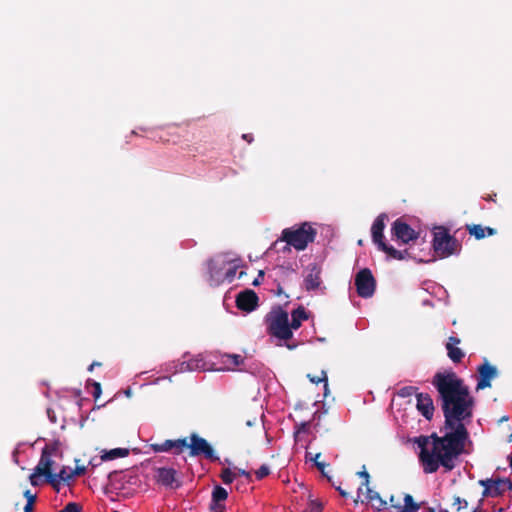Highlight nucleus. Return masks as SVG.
<instances>
[{
	"label": "nucleus",
	"mask_w": 512,
	"mask_h": 512,
	"mask_svg": "<svg viewBox=\"0 0 512 512\" xmlns=\"http://www.w3.org/2000/svg\"><path fill=\"white\" fill-rule=\"evenodd\" d=\"M417 390L418 388L414 386H404L398 390L397 394L399 397L406 398L412 396L413 394L416 395Z\"/></svg>",
	"instance_id": "30"
},
{
	"label": "nucleus",
	"mask_w": 512,
	"mask_h": 512,
	"mask_svg": "<svg viewBox=\"0 0 512 512\" xmlns=\"http://www.w3.org/2000/svg\"><path fill=\"white\" fill-rule=\"evenodd\" d=\"M86 470H87L86 466H76L75 469L73 471H71V474H73V478L75 476H82L85 474Z\"/></svg>",
	"instance_id": "44"
},
{
	"label": "nucleus",
	"mask_w": 512,
	"mask_h": 512,
	"mask_svg": "<svg viewBox=\"0 0 512 512\" xmlns=\"http://www.w3.org/2000/svg\"><path fill=\"white\" fill-rule=\"evenodd\" d=\"M162 486L173 490L182 486V480L178 477L175 469L162 467Z\"/></svg>",
	"instance_id": "18"
},
{
	"label": "nucleus",
	"mask_w": 512,
	"mask_h": 512,
	"mask_svg": "<svg viewBox=\"0 0 512 512\" xmlns=\"http://www.w3.org/2000/svg\"><path fill=\"white\" fill-rule=\"evenodd\" d=\"M378 249L385 252L391 259L404 260L407 256H409L408 250L399 251L393 246L386 244L385 242H381L378 246Z\"/></svg>",
	"instance_id": "24"
},
{
	"label": "nucleus",
	"mask_w": 512,
	"mask_h": 512,
	"mask_svg": "<svg viewBox=\"0 0 512 512\" xmlns=\"http://www.w3.org/2000/svg\"><path fill=\"white\" fill-rule=\"evenodd\" d=\"M282 292V288L278 286V293L280 294Z\"/></svg>",
	"instance_id": "63"
},
{
	"label": "nucleus",
	"mask_w": 512,
	"mask_h": 512,
	"mask_svg": "<svg viewBox=\"0 0 512 512\" xmlns=\"http://www.w3.org/2000/svg\"><path fill=\"white\" fill-rule=\"evenodd\" d=\"M199 365L198 363H194V362H187L186 363V368L189 369V370H193L195 368H198Z\"/></svg>",
	"instance_id": "49"
},
{
	"label": "nucleus",
	"mask_w": 512,
	"mask_h": 512,
	"mask_svg": "<svg viewBox=\"0 0 512 512\" xmlns=\"http://www.w3.org/2000/svg\"><path fill=\"white\" fill-rule=\"evenodd\" d=\"M315 466L317 467V469L321 472V474L325 477L327 476L328 474L326 473L325 471V468H326V464L324 462H316L315 463Z\"/></svg>",
	"instance_id": "45"
},
{
	"label": "nucleus",
	"mask_w": 512,
	"mask_h": 512,
	"mask_svg": "<svg viewBox=\"0 0 512 512\" xmlns=\"http://www.w3.org/2000/svg\"><path fill=\"white\" fill-rule=\"evenodd\" d=\"M432 385L438 392V401L444 416L441 432L462 430L460 442L465 446L469 438L466 423L473 417L475 399L463 379L453 371L438 372L432 379Z\"/></svg>",
	"instance_id": "1"
},
{
	"label": "nucleus",
	"mask_w": 512,
	"mask_h": 512,
	"mask_svg": "<svg viewBox=\"0 0 512 512\" xmlns=\"http://www.w3.org/2000/svg\"><path fill=\"white\" fill-rule=\"evenodd\" d=\"M243 275H245V272L241 271V272L239 273V278H242V277H243Z\"/></svg>",
	"instance_id": "60"
},
{
	"label": "nucleus",
	"mask_w": 512,
	"mask_h": 512,
	"mask_svg": "<svg viewBox=\"0 0 512 512\" xmlns=\"http://www.w3.org/2000/svg\"><path fill=\"white\" fill-rule=\"evenodd\" d=\"M56 476L62 479V481L64 482H69L70 480L73 479V474H71V472H68L65 466L62 467V469L59 471V473L56 474Z\"/></svg>",
	"instance_id": "37"
},
{
	"label": "nucleus",
	"mask_w": 512,
	"mask_h": 512,
	"mask_svg": "<svg viewBox=\"0 0 512 512\" xmlns=\"http://www.w3.org/2000/svg\"><path fill=\"white\" fill-rule=\"evenodd\" d=\"M237 269L238 265L234 264L233 261L230 260V264L227 265L224 272V281H228L229 283L233 282Z\"/></svg>",
	"instance_id": "29"
},
{
	"label": "nucleus",
	"mask_w": 512,
	"mask_h": 512,
	"mask_svg": "<svg viewBox=\"0 0 512 512\" xmlns=\"http://www.w3.org/2000/svg\"><path fill=\"white\" fill-rule=\"evenodd\" d=\"M24 497L26 498L27 503H30V504H35L36 499H37V495L32 494L30 490H26L24 492Z\"/></svg>",
	"instance_id": "43"
},
{
	"label": "nucleus",
	"mask_w": 512,
	"mask_h": 512,
	"mask_svg": "<svg viewBox=\"0 0 512 512\" xmlns=\"http://www.w3.org/2000/svg\"><path fill=\"white\" fill-rule=\"evenodd\" d=\"M473 512H482V510H481V509H479V508H475V509L473 510Z\"/></svg>",
	"instance_id": "61"
},
{
	"label": "nucleus",
	"mask_w": 512,
	"mask_h": 512,
	"mask_svg": "<svg viewBox=\"0 0 512 512\" xmlns=\"http://www.w3.org/2000/svg\"><path fill=\"white\" fill-rule=\"evenodd\" d=\"M264 277V271L260 270L259 271V274H258V277L253 281V285L254 286H258L260 284V278H263Z\"/></svg>",
	"instance_id": "47"
},
{
	"label": "nucleus",
	"mask_w": 512,
	"mask_h": 512,
	"mask_svg": "<svg viewBox=\"0 0 512 512\" xmlns=\"http://www.w3.org/2000/svg\"><path fill=\"white\" fill-rule=\"evenodd\" d=\"M433 249L440 258H447L458 253L461 244L445 227H438L433 233Z\"/></svg>",
	"instance_id": "5"
},
{
	"label": "nucleus",
	"mask_w": 512,
	"mask_h": 512,
	"mask_svg": "<svg viewBox=\"0 0 512 512\" xmlns=\"http://www.w3.org/2000/svg\"><path fill=\"white\" fill-rule=\"evenodd\" d=\"M236 474L233 473L229 468H224L221 471L220 477L224 484H231L235 479Z\"/></svg>",
	"instance_id": "31"
},
{
	"label": "nucleus",
	"mask_w": 512,
	"mask_h": 512,
	"mask_svg": "<svg viewBox=\"0 0 512 512\" xmlns=\"http://www.w3.org/2000/svg\"><path fill=\"white\" fill-rule=\"evenodd\" d=\"M236 471H237V474L245 476L247 479L251 478L250 472H248V471H246L244 469L236 468Z\"/></svg>",
	"instance_id": "46"
},
{
	"label": "nucleus",
	"mask_w": 512,
	"mask_h": 512,
	"mask_svg": "<svg viewBox=\"0 0 512 512\" xmlns=\"http://www.w3.org/2000/svg\"><path fill=\"white\" fill-rule=\"evenodd\" d=\"M187 437L179 439H167L162 442V452H171L174 455H180L184 449H187Z\"/></svg>",
	"instance_id": "20"
},
{
	"label": "nucleus",
	"mask_w": 512,
	"mask_h": 512,
	"mask_svg": "<svg viewBox=\"0 0 512 512\" xmlns=\"http://www.w3.org/2000/svg\"><path fill=\"white\" fill-rule=\"evenodd\" d=\"M269 474H270V468L266 464H263L262 466H260V468L258 470H256V472H255V476H256L257 480H262L263 478L267 477Z\"/></svg>",
	"instance_id": "34"
},
{
	"label": "nucleus",
	"mask_w": 512,
	"mask_h": 512,
	"mask_svg": "<svg viewBox=\"0 0 512 512\" xmlns=\"http://www.w3.org/2000/svg\"><path fill=\"white\" fill-rule=\"evenodd\" d=\"M102 460L112 461L117 458H124L129 455L128 448H114L111 450H102Z\"/></svg>",
	"instance_id": "25"
},
{
	"label": "nucleus",
	"mask_w": 512,
	"mask_h": 512,
	"mask_svg": "<svg viewBox=\"0 0 512 512\" xmlns=\"http://www.w3.org/2000/svg\"><path fill=\"white\" fill-rule=\"evenodd\" d=\"M366 498L369 502L376 501L377 505L375 507L378 510L384 509L387 505V502L381 498L379 493L372 490L369 486L366 487Z\"/></svg>",
	"instance_id": "28"
},
{
	"label": "nucleus",
	"mask_w": 512,
	"mask_h": 512,
	"mask_svg": "<svg viewBox=\"0 0 512 512\" xmlns=\"http://www.w3.org/2000/svg\"><path fill=\"white\" fill-rule=\"evenodd\" d=\"M416 408L421 413V415L427 419L431 420L434 415L435 407L433 403L432 397L428 393H417L416 394Z\"/></svg>",
	"instance_id": "16"
},
{
	"label": "nucleus",
	"mask_w": 512,
	"mask_h": 512,
	"mask_svg": "<svg viewBox=\"0 0 512 512\" xmlns=\"http://www.w3.org/2000/svg\"><path fill=\"white\" fill-rule=\"evenodd\" d=\"M478 378L476 390H483L491 387V381L498 376L497 368L490 364L487 359H484L483 363L477 368Z\"/></svg>",
	"instance_id": "14"
},
{
	"label": "nucleus",
	"mask_w": 512,
	"mask_h": 512,
	"mask_svg": "<svg viewBox=\"0 0 512 512\" xmlns=\"http://www.w3.org/2000/svg\"><path fill=\"white\" fill-rule=\"evenodd\" d=\"M137 478L125 472H111L108 475L106 492L121 496H128L132 493V485H135Z\"/></svg>",
	"instance_id": "6"
},
{
	"label": "nucleus",
	"mask_w": 512,
	"mask_h": 512,
	"mask_svg": "<svg viewBox=\"0 0 512 512\" xmlns=\"http://www.w3.org/2000/svg\"><path fill=\"white\" fill-rule=\"evenodd\" d=\"M387 215L385 213L380 214L373 222L371 227V234L373 242L379 246L381 242H384L383 231L385 229V220Z\"/></svg>",
	"instance_id": "19"
},
{
	"label": "nucleus",
	"mask_w": 512,
	"mask_h": 512,
	"mask_svg": "<svg viewBox=\"0 0 512 512\" xmlns=\"http://www.w3.org/2000/svg\"><path fill=\"white\" fill-rule=\"evenodd\" d=\"M389 501H390V505H391V507H393V508H395V505H401V504L396 500V498H395L394 496H391Z\"/></svg>",
	"instance_id": "52"
},
{
	"label": "nucleus",
	"mask_w": 512,
	"mask_h": 512,
	"mask_svg": "<svg viewBox=\"0 0 512 512\" xmlns=\"http://www.w3.org/2000/svg\"><path fill=\"white\" fill-rule=\"evenodd\" d=\"M420 508V504L416 503L410 494L404 495V504L395 505L397 512H416Z\"/></svg>",
	"instance_id": "26"
},
{
	"label": "nucleus",
	"mask_w": 512,
	"mask_h": 512,
	"mask_svg": "<svg viewBox=\"0 0 512 512\" xmlns=\"http://www.w3.org/2000/svg\"><path fill=\"white\" fill-rule=\"evenodd\" d=\"M53 451H55V449L48 445L42 449L40 460L29 477L32 486L39 485V477L52 473V467L54 464V461L52 460Z\"/></svg>",
	"instance_id": "9"
},
{
	"label": "nucleus",
	"mask_w": 512,
	"mask_h": 512,
	"mask_svg": "<svg viewBox=\"0 0 512 512\" xmlns=\"http://www.w3.org/2000/svg\"><path fill=\"white\" fill-rule=\"evenodd\" d=\"M305 272L306 274L304 276L303 283L306 291L310 292L321 290L323 292L325 287L322 286L321 267L316 263H311L306 267Z\"/></svg>",
	"instance_id": "12"
},
{
	"label": "nucleus",
	"mask_w": 512,
	"mask_h": 512,
	"mask_svg": "<svg viewBox=\"0 0 512 512\" xmlns=\"http://www.w3.org/2000/svg\"><path fill=\"white\" fill-rule=\"evenodd\" d=\"M485 200L495 201V200L493 199V196H490V195H489L487 198H485Z\"/></svg>",
	"instance_id": "57"
},
{
	"label": "nucleus",
	"mask_w": 512,
	"mask_h": 512,
	"mask_svg": "<svg viewBox=\"0 0 512 512\" xmlns=\"http://www.w3.org/2000/svg\"><path fill=\"white\" fill-rule=\"evenodd\" d=\"M321 456V453H317L314 457H311L310 459L314 461V463L319 462V458Z\"/></svg>",
	"instance_id": "55"
},
{
	"label": "nucleus",
	"mask_w": 512,
	"mask_h": 512,
	"mask_svg": "<svg viewBox=\"0 0 512 512\" xmlns=\"http://www.w3.org/2000/svg\"><path fill=\"white\" fill-rule=\"evenodd\" d=\"M242 138L247 141L248 143H252L254 138H253V135L250 134V133H247V134H243L242 135Z\"/></svg>",
	"instance_id": "48"
},
{
	"label": "nucleus",
	"mask_w": 512,
	"mask_h": 512,
	"mask_svg": "<svg viewBox=\"0 0 512 512\" xmlns=\"http://www.w3.org/2000/svg\"><path fill=\"white\" fill-rule=\"evenodd\" d=\"M187 438V449L190 457H203L212 462L219 460L213 447L205 438L197 433H191Z\"/></svg>",
	"instance_id": "7"
},
{
	"label": "nucleus",
	"mask_w": 512,
	"mask_h": 512,
	"mask_svg": "<svg viewBox=\"0 0 512 512\" xmlns=\"http://www.w3.org/2000/svg\"><path fill=\"white\" fill-rule=\"evenodd\" d=\"M258 295L251 289L240 292L236 297V306L245 312H252L258 306Z\"/></svg>",
	"instance_id": "15"
},
{
	"label": "nucleus",
	"mask_w": 512,
	"mask_h": 512,
	"mask_svg": "<svg viewBox=\"0 0 512 512\" xmlns=\"http://www.w3.org/2000/svg\"><path fill=\"white\" fill-rule=\"evenodd\" d=\"M357 475L363 479L362 486L368 487L370 482V475L366 471L365 466H363V470L357 472Z\"/></svg>",
	"instance_id": "38"
},
{
	"label": "nucleus",
	"mask_w": 512,
	"mask_h": 512,
	"mask_svg": "<svg viewBox=\"0 0 512 512\" xmlns=\"http://www.w3.org/2000/svg\"><path fill=\"white\" fill-rule=\"evenodd\" d=\"M244 362V358L239 354H224L222 363L226 365L228 370H234L237 366Z\"/></svg>",
	"instance_id": "27"
},
{
	"label": "nucleus",
	"mask_w": 512,
	"mask_h": 512,
	"mask_svg": "<svg viewBox=\"0 0 512 512\" xmlns=\"http://www.w3.org/2000/svg\"><path fill=\"white\" fill-rule=\"evenodd\" d=\"M316 235V229L310 223L303 222L300 225L285 228L278 241L286 243L284 250L289 251V246H292L297 251H303L309 243L314 242Z\"/></svg>",
	"instance_id": "3"
},
{
	"label": "nucleus",
	"mask_w": 512,
	"mask_h": 512,
	"mask_svg": "<svg viewBox=\"0 0 512 512\" xmlns=\"http://www.w3.org/2000/svg\"><path fill=\"white\" fill-rule=\"evenodd\" d=\"M310 422H302L296 426L295 436L300 433H306L309 431Z\"/></svg>",
	"instance_id": "39"
},
{
	"label": "nucleus",
	"mask_w": 512,
	"mask_h": 512,
	"mask_svg": "<svg viewBox=\"0 0 512 512\" xmlns=\"http://www.w3.org/2000/svg\"><path fill=\"white\" fill-rule=\"evenodd\" d=\"M323 504L319 500H310L308 512H322Z\"/></svg>",
	"instance_id": "35"
},
{
	"label": "nucleus",
	"mask_w": 512,
	"mask_h": 512,
	"mask_svg": "<svg viewBox=\"0 0 512 512\" xmlns=\"http://www.w3.org/2000/svg\"><path fill=\"white\" fill-rule=\"evenodd\" d=\"M355 286L357 294L362 298H370L374 295L376 280L369 268H363L355 275Z\"/></svg>",
	"instance_id": "11"
},
{
	"label": "nucleus",
	"mask_w": 512,
	"mask_h": 512,
	"mask_svg": "<svg viewBox=\"0 0 512 512\" xmlns=\"http://www.w3.org/2000/svg\"><path fill=\"white\" fill-rule=\"evenodd\" d=\"M151 446H152L154 451H156V452L160 451V444H152Z\"/></svg>",
	"instance_id": "56"
},
{
	"label": "nucleus",
	"mask_w": 512,
	"mask_h": 512,
	"mask_svg": "<svg viewBox=\"0 0 512 512\" xmlns=\"http://www.w3.org/2000/svg\"><path fill=\"white\" fill-rule=\"evenodd\" d=\"M248 426H251L252 425V422L250 420L247 421L246 423Z\"/></svg>",
	"instance_id": "62"
},
{
	"label": "nucleus",
	"mask_w": 512,
	"mask_h": 512,
	"mask_svg": "<svg viewBox=\"0 0 512 512\" xmlns=\"http://www.w3.org/2000/svg\"><path fill=\"white\" fill-rule=\"evenodd\" d=\"M325 477H326V478H327V480L331 483V485H332V486H334L335 488L338 486V485L336 484V482L333 480L332 476L327 475V476H325Z\"/></svg>",
	"instance_id": "54"
},
{
	"label": "nucleus",
	"mask_w": 512,
	"mask_h": 512,
	"mask_svg": "<svg viewBox=\"0 0 512 512\" xmlns=\"http://www.w3.org/2000/svg\"><path fill=\"white\" fill-rule=\"evenodd\" d=\"M336 490L339 492V494H340L342 497H347V496H348V492H346L345 490H343V489L341 488V486H340V485H338V486L336 487Z\"/></svg>",
	"instance_id": "51"
},
{
	"label": "nucleus",
	"mask_w": 512,
	"mask_h": 512,
	"mask_svg": "<svg viewBox=\"0 0 512 512\" xmlns=\"http://www.w3.org/2000/svg\"><path fill=\"white\" fill-rule=\"evenodd\" d=\"M103 462H105V460H102V454H101L99 457L91 458V460L89 461V466L92 469H94V468L100 466Z\"/></svg>",
	"instance_id": "42"
},
{
	"label": "nucleus",
	"mask_w": 512,
	"mask_h": 512,
	"mask_svg": "<svg viewBox=\"0 0 512 512\" xmlns=\"http://www.w3.org/2000/svg\"><path fill=\"white\" fill-rule=\"evenodd\" d=\"M44 477L46 478V482L49 483L53 487V489H55L57 492L60 491V482L62 481V479L58 478L54 473H51Z\"/></svg>",
	"instance_id": "32"
},
{
	"label": "nucleus",
	"mask_w": 512,
	"mask_h": 512,
	"mask_svg": "<svg viewBox=\"0 0 512 512\" xmlns=\"http://www.w3.org/2000/svg\"><path fill=\"white\" fill-rule=\"evenodd\" d=\"M392 236L403 244H408L418 238L419 233L416 232L409 224L401 218L396 219L391 227Z\"/></svg>",
	"instance_id": "13"
},
{
	"label": "nucleus",
	"mask_w": 512,
	"mask_h": 512,
	"mask_svg": "<svg viewBox=\"0 0 512 512\" xmlns=\"http://www.w3.org/2000/svg\"><path fill=\"white\" fill-rule=\"evenodd\" d=\"M308 378L310 379V381L312 383H315V384H319L321 382H324V388H325V390H327V388H328V378H327V374H326L325 371H321L320 376H311L309 374Z\"/></svg>",
	"instance_id": "33"
},
{
	"label": "nucleus",
	"mask_w": 512,
	"mask_h": 512,
	"mask_svg": "<svg viewBox=\"0 0 512 512\" xmlns=\"http://www.w3.org/2000/svg\"><path fill=\"white\" fill-rule=\"evenodd\" d=\"M466 229L471 236H474L477 240L483 239L486 235L493 236L496 234V230L491 227H483L480 224H468Z\"/></svg>",
	"instance_id": "22"
},
{
	"label": "nucleus",
	"mask_w": 512,
	"mask_h": 512,
	"mask_svg": "<svg viewBox=\"0 0 512 512\" xmlns=\"http://www.w3.org/2000/svg\"><path fill=\"white\" fill-rule=\"evenodd\" d=\"M264 323L267 333L279 340H290L293 332L289 328V314L282 307L272 308L265 316Z\"/></svg>",
	"instance_id": "4"
},
{
	"label": "nucleus",
	"mask_w": 512,
	"mask_h": 512,
	"mask_svg": "<svg viewBox=\"0 0 512 512\" xmlns=\"http://www.w3.org/2000/svg\"><path fill=\"white\" fill-rule=\"evenodd\" d=\"M453 505H457V510H461L468 506V502L465 499L460 498L459 496L454 497Z\"/></svg>",
	"instance_id": "40"
},
{
	"label": "nucleus",
	"mask_w": 512,
	"mask_h": 512,
	"mask_svg": "<svg viewBox=\"0 0 512 512\" xmlns=\"http://www.w3.org/2000/svg\"><path fill=\"white\" fill-rule=\"evenodd\" d=\"M102 364L100 362L94 361L88 368V370L91 372L94 368L100 367Z\"/></svg>",
	"instance_id": "53"
},
{
	"label": "nucleus",
	"mask_w": 512,
	"mask_h": 512,
	"mask_svg": "<svg viewBox=\"0 0 512 512\" xmlns=\"http://www.w3.org/2000/svg\"><path fill=\"white\" fill-rule=\"evenodd\" d=\"M478 483L484 487L482 492L483 498L500 497L505 491L512 490V481L508 478H487L479 480Z\"/></svg>",
	"instance_id": "10"
},
{
	"label": "nucleus",
	"mask_w": 512,
	"mask_h": 512,
	"mask_svg": "<svg viewBox=\"0 0 512 512\" xmlns=\"http://www.w3.org/2000/svg\"><path fill=\"white\" fill-rule=\"evenodd\" d=\"M461 432L462 430L444 431L442 436L432 433L430 436L421 435L414 439V443L420 448L419 461L424 473H435L441 466L449 472L457 466L465 451V446L460 442Z\"/></svg>",
	"instance_id": "2"
},
{
	"label": "nucleus",
	"mask_w": 512,
	"mask_h": 512,
	"mask_svg": "<svg viewBox=\"0 0 512 512\" xmlns=\"http://www.w3.org/2000/svg\"><path fill=\"white\" fill-rule=\"evenodd\" d=\"M227 498L228 492L226 491V489L219 485L215 486L212 491V500L209 509L212 511L218 508H224V506H222L220 502L225 501Z\"/></svg>",
	"instance_id": "23"
},
{
	"label": "nucleus",
	"mask_w": 512,
	"mask_h": 512,
	"mask_svg": "<svg viewBox=\"0 0 512 512\" xmlns=\"http://www.w3.org/2000/svg\"><path fill=\"white\" fill-rule=\"evenodd\" d=\"M308 314L303 306H299L291 312V322H289L290 331L301 327L302 322L308 319Z\"/></svg>",
	"instance_id": "21"
},
{
	"label": "nucleus",
	"mask_w": 512,
	"mask_h": 512,
	"mask_svg": "<svg viewBox=\"0 0 512 512\" xmlns=\"http://www.w3.org/2000/svg\"><path fill=\"white\" fill-rule=\"evenodd\" d=\"M439 512H449V511H448V510H446V509H442V510H440Z\"/></svg>",
	"instance_id": "64"
},
{
	"label": "nucleus",
	"mask_w": 512,
	"mask_h": 512,
	"mask_svg": "<svg viewBox=\"0 0 512 512\" xmlns=\"http://www.w3.org/2000/svg\"><path fill=\"white\" fill-rule=\"evenodd\" d=\"M428 512H436L435 508H428Z\"/></svg>",
	"instance_id": "58"
},
{
	"label": "nucleus",
	"mask_w": 512,
	"mask_h": 512,
	"mask_svg": "<svg viewBox=\"0 0 512 512\" xmlns=\"http://www.w3.org/2000/svg\"><path fill=\"white\" fill-rule=\"evenodd\" d=\"M460 342L461 340L458 337L450 336L446 343L447 355L453 363H460L465 356L462 349L456 347Z\"/></svg>",
	"instance_id": "17"
},
{
	"label": "nucleus",
	"mask_w": 512,
	"mask_h": 512,
	"mask_svg": "<svg viewBox=\"0 0 512 512\" xmlns=\"http://www.w3.org/2000/svg\"><path fill=\"white\" fill-rule=\"evenodd\" d=\"M286 346L288 349H293L295 347L294 345H290V344H287Z\"/></svg>",
	"instance_id": "59"
},
{
	"label": "nucleus",
	"mask_w": 512,
	"mask_h": 512,
	"mask_svg": "<svg viewBox=\"0 0 512 512\" xmlns=\"http://www.w3.org/2000/svg\"><path fill=\"white\" fill-rule=\"evenodd\" d=\"M230 260L226 255L219 254L206 262L207 279L211 286H219L224 282V272Z\"/></svg>",
	"instance_id": "8"
},
{
	"label": "nucleus",
	"mask_w": 512,
	"mask_h": 512,
	"mask_svg": "<svg viewBox=\"0 0 512 512\" xmlns=\"http://www.w3.org/2000/svg\"><path fill=\"white\" fill-rule=\"evenodd\" d=\"M34 504L26 503L24 506V512H33Z\"/></svg>",
	"instance_id": "50"
},
{
	"label": "nucleus",
	"mask_w": 512,
	"mask_h": 512,
	"mask_svg": "<svg viewBox=\"0 0 512 512\" xmlns=\"http://www.w3.org/2000/svg\"><path fill=\"white\" fill-rule=\"evenodd\" d=\"M92 386L94 388L92 395H93L94 399L97 400L102 393L101 384L99 382L94 381L92 383Z\"/></svg>",
	"instance_id": "41"
},
{
	"label": "nucleus",
	"mask_w": 512,
	"mask_h": 512,
	"mask_svg": "<svg viewBox=\"0 0 512 512\" xmlns=\"http://www.w3.org/2000/svg\"><path fill=\"white\" fill-rule=\"evenodd\" d=\"M82 506L76 502H69L60 512H81Z\"/></svg>",
	"instance_id": "36"
}]
</instances>
